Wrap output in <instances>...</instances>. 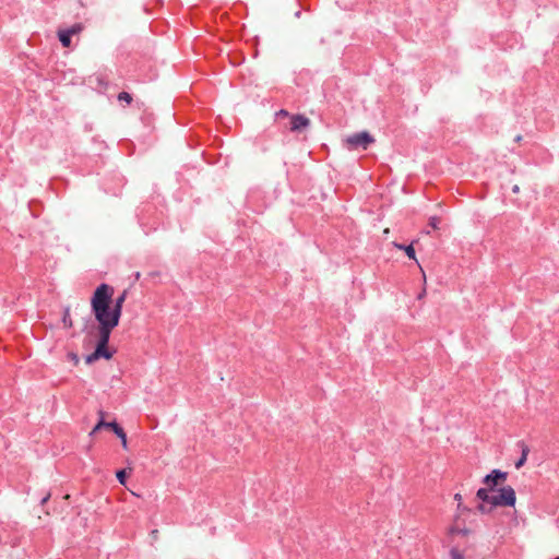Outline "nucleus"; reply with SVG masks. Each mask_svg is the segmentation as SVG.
<instances>
[{
  "label": "nucleus",
  "instance_id": "f257e3e1",
  "mask_svg": "<svg viewBox=\"0 0 559 559\" xmlns=\"http://www.w3.org/2000/svg\"><path fill=\"white\" fill-rule=\"evenodd\" d=\"M114 293V287L106 283L98 285L93 293L91 310L99 325H119L121 314L111 306Z\"/></svg>",
  "mask_w": 559,
  "mask_h": 559
},
{
  "label": "nucleus",
  "instance_id": "f03ea898",
  "mask_svg": "<svg viewBox=\"0 0 559 559\" xmlns=\"http://www.w3.org/2000/svg\"><path fill=\"white\" fill-rule=\"evenodd\" d=\"M515 502V490L508 485L499 488L498 493L492 496L491 507H514Z\"/></svg>",
  "mask_w": 559,
  "mask_h": 559
},
{
  "label": "nucleus",
  "instance_id": "7ed1b4c3",
  "mask_svg": "<svg viewBox=\"0 0 559 559\" xmlns=\"http://www.w3.org/2000/svg\"><path fill=\"white\" fill-rule=\"evenodd\" d=\"M100 419L96 424V426L92 430V435L99 430L100 428H108L121 440V445L123 449H128V440H127V433L124 432L123 428L116 421H105L103 417V412H100Z\"/></svg>",
  "mask_w": 559,
  "mask_h": 559
},
{
  "label": "nucleus",
  "instance_id": "20e7f679",
  "mask_svg": "<svg viewBox=\"0 0 559 559\" xmlns=\"http://www.w3.org/2000/svg\"><path fill=\"white\" fill-rule=\"evenodd\" d=\"M373 142L374 138L368 131L357 132L346 138V143L352 150H367Z\"/></svg>",
  "mask_w": 559,
  "mask_h": 559
},
{
  "label": "nucleus",
  "instance_id": "39448f33",
  "mask_svg": "<svg viewBox=\"0 0 559 559\" xmlns=\"http://www.w3.org/2000/svg\"><path fill=\"white\" fill-rule=\"evenodd\" d=\"M112 356L114 352L108 348V344L97 343L94 352L85 357V362L91 365L100 358L109 360Z\"/></svg>",
  "mask_w": 559,
  "mask_h": 559
},
{
  "label": "nucleus",
  "instance_id": "423d86ee",
  "mask_svg": "<svg viewBox=\"0 0 559 559\" xmlns=\"http://www.w3.org/2000/svg\"><path fill=\"white\" fill-rule=\"evenodd\" d=\"M508 477V473L507 472H503L499 468H495L492 469L489 474H487L484 478H483V483L491 490H496V487L504 481Z\"/></svg>",
  "mask_w": 559,
  "mask_h": 559
},
{
  "label": "nucleus",
  "instance_id": "0eeeda50",
  "mask_svg": "<svg viewBox=\"0 0 559 559\" xmlns=\"http://www.w3.org/2000/svg\"><path fill=\"white\" fill-rule=\"evenodd\" d=\"M310 126V119L306 117L305 115H293L290 117V131L293 132H300L301 130L306 129Z\"/></svg>",
  "mask_w": 559,
  "mask_h": 559
},
{
  "label": "nucleus",
  "instance_id": "6e6552de",
  "mask_svg": "<svg viewBox=\"0 0 559 559\" xmlns=\"http://www.w3.org/2000/svg\"><path fill=\"white\" fill-rule=\"evenodd\" d=\"M518 447L521 449V456L515 461L514 466L519 469L525 464L530 448L523 440L518 442Z\"/></svg>",
  "mask_w": 559,
  "mask_h": 559
},
{
  "label": "nucleus",
  "instance_id": "1a4fd4ad",
  "mask_svg": "<svg viewBox=\"0 0 559 559\" xmlns=\"http://www.w3.org/2000/svg\"><path fill=\"white\" fill-rule=\"evenodd\" d=\"M115 328L109 325H99L97 326L98 332V341L97 343L109 344L111 332Z\"/></svg>",
  "mask_w": 559,
  "mask_h": 559
},
{
  "label": "nucleus",
  "instance_id": "9d476101",
  "mask_svg": "<svg viewBox=\"0 0 559 559\" xmlns=\"http://www.w3.org/2000/svg\"><path fill=\"white\" fill-rule=\"evenodd\" d=\"M417 240H413L409 245H397V243H394L399 249H402L405 251L406 255L409 258V259H413L418 265H419V261L417 260L416 258V251H415V248H414V243H416Z\"/></svg>",
  "mask_w": 559,
  "mask_h": 559
},
{
  "label": "nucleus",
  "instance_id": "9b49d317",
  "mask_svg": "<svg viewBox=\"0 0 559 559\" xmlns=\"http://www.w3.org/2000/svg\"><path fill=\"white\" fill-rule=\"evenodd\" d=\"M492 490L487 486L485 488H479L476 492L477 499H479L484 503H489L491 506V499L493 495H490Z\"/></svg>",
  "mask_w": 559,
  "mask_h": 559
},
{
  "label": "nucleus",
  "instance_id": "f8f14e48",
  "mask_svg": "<svg viewBox=\"0 0 559 559\" xmlns=\"http://www.w3.org/2000/svg\"><path fill=\"white\" fill-rule=\"evenodd\" d=\"M58 38H59V41L61 43V45L63 47L68 48L71 46L72 32L66 31V29H60L58 32Z\"/></svg>",
  "mask_w": 559,
  "mask_h": 559
},
{
  "label": "nucleus",
  "instance_id": "ddd939ff",
  "mask_svg": "<svg viewBox=\"0 0 559 559\" xmlns=\"http://www.w3.org/2000/svg\"><path fill=\"white\" fill-rule=\"evenodd\" d=\"M127 296L128 292L123 290L115 300L112 299L111 306L114 307V309H117L120 314L122 313V307L123 302L127 299Z\"/></svg>",
  "mask_w": 559,
  "mask_h": 559
},
{
  "label": "nucleus",
  "instance_id": "4468645a",
  "mask_svg": "<svg viewBox=\"0 0 559 559\" xmlns=\"http://www.w3.org/2000/svg\"><path fill=\"white\" fill-rule=\"evenodd\" d=\"M441 223V217L432 214L428 216V226L431 228V230H438L439 225Z\"/></svg>",
  "mask_w": 559,
  "mask_h": 559
},
{
  "label": "nucleus",
  "instance_id": "2eb2a0df",
  "mask_svg": "<svg viewBox=\"0 0 559 559\" xmlns=\"http://www.w3.org/2000/svg\"><path fill=\"white\" fill-rule=\"evenodd\" d=\"M117 99L120 103H126V105H131L133 102L132 95L128 92H120L117 96Z\"/></svg>",
  "mask_w": 559,
  "mask_h": 559
},
{
  "label": "nucleus",
  "instance_id": "dca6fc26",
  "mask_svg": "<svg viewBox=\"0 0 559 559\" xmlns=\"http://www.w3.org/2000/svg\"><path fill=\"white\" fill-rule=\"evenodd\" d=\"M128 475H129V472H128V469H127V468H121V469H118V471L116 472V477H117L118 481H119L120 484H122V485H124V484H126V480H127Z\"/></svg>",
  "mask_w": 559,
  "mask_h": 559
},
{
  "label": "nucleus",
  "instance_id": "f3484780",
  "mask_svg": "<svg viewBox=\"0 0 559 559\" xmlns=\"http://www.w3.org/2000/svg\"><path fill=\"white\" fill-rule=\"evenodd\" d=\"M471 532H472L471 530L465 528V527L464 528H457V527L450 528V534L459 535V536H463V537L469 535Z\"/></svg>",
  "mask_w": 559,
  "mask_h": 559
},
{
  "label": "nucleus",
  "instance_id": "a211bd4d",
  "mask_svg": "<svg viewBox=\"0 0 559 559\" xmlns=\"http://www.w3.org/2000/svg\"><path fill=\"white\" fill-rule=\"evenodd\" d=\"M62 322H63L66 328H72V325H73L72 319L70 317V309L69 308L64 309L63 317H62Z\"/></svg>",
  "mask_w": 559,
  "mask_h": 559
},
{
  "label": "nucleus",
  "instance_id": "6ab92c4d",
  "mask_svg": "<svg viewBox=\"0 0 559 559\" xmlns=\"http://www.w3.org/2000/svg\"><path fill=\"white\" fill-rule=\"evenodd\" d=\"M450 556L452 559H464L463 552L457 546L450 549Z\"/></svg>",
  "mask_w": 559,
  "mask_h": 559
},
{
  "label": "nucleus",
  "instance_id": "aec40b11",
  "mask_svg": "<svg viewBox=\"0 0 559 559\" xmlns=\"http://www.w3.org/2000/svg\"><path fill=\"white\" fill-rule=\"evenodd\" d=\"M420 273H421V281H423V285H421V298L424 297V295L426 294V289L424 287L425 283H426V274H425V271L424 269L421 267L420 270Z\"/></svg>",
  "mask_w": 559,
  "mask_h": 559
},
{
  "label": "nucleus",
  "instance_id": "412c9836",
  "mask_svg": "<svg viewBox=\"0 0 559 559\" xmlns=\"http://www.w3.org/2000/svg\"><path fill=\"white\" fill-rule=\"evenodd\" d=\"M477 510L481 513H488L491 510V508H486L485 503L481 502L477 506Z\"/></svg>",
  "mask_w": 559,
  "mask_h": 559
},
{
  "label": "nucleus",
  "instance_id": "4be33fe9",
  "mask_svg": "<svg viewBox=\"0 0 559 559\" xmlns=\"http://www.w3.org/2000/svg\"><path fill=\"white\" fill-rule=\"evenodd\" d=\"M66 31H71L73 36L74 34H78L81 31V26L79 24H75L70 28H67Z\"/></svg>",
  "mask_w": 559,
  "mask_h": 559
},
{
  "label": "nucleus",
  "instance_id": "5701e85b",
  "mask_svg": "<svg viewBox=\"0 0 559 559\" xmlns=\"http://www.w3.org/2000/svg\"><path fill=\"white\" fill-rule=\"evenodd\" d=\"M51 495L50 492H47L39 501L40 506H44L49 499H50Z\"/></svg>",
  "mask_w": 559,
  "mask_h": 559
},
{
  "label": "nucleus",
  "instance_id": "b1692460",
  "mask_svg": "<svg viewBox=\"0 0 559 559\" xmlns=\"http://www.w3.org/2000/svg\"><path fill=\"white\" fill-rule=\"evenodd\" d=\"M454 500L457 501V507L460 508L461 503H462V495L461 493H455L454 495Z\"/></svg>",
  "mask_w": 559,
  "mask_h": 559
},
{
  "label": "nucleus",
  "instance_id": "393cba45",
  "mask_svg": "<svg viewBox=\"0 0 559 559\" xmlns=\"http://www.w3.org/2000/svg\"><path fill=\"white\" fill-rule=\"evenodd\" d=\"M288 115H289V114H288V111H287V110H285V109H281V110L277 112V116H285V117H286V116H288Z\"/></svg>",
  "mask_w": 559,
  "mask_h": 559
},
{
  "label": "nucleus",
  "instance_id": "a878e982",
  "mask_svg": "<svg viewBox=\"0 0 559 559\" xmlns=\"http://www.w3.org/2000/svg\"><path fill=\"white\" fill-rule=\"evenodd\" d=\"M519 191H520V187H519L518 185H514V186L512 187V192H513V193H519Z\"/></svg>",
  "mask_w": 559,
  "mask_h": 559
},
{
  "label": "nucleus",
  "instance_id": "bb28decb",
  "mask_svg": "<svg viewBox=\"0 0 559 559\" xmlns=\"http://www.w3.org/2000/svg\"><path fill=\"white\" fill-rule=\"evenodd\" d=\"M140 276H141L140 272H135V273H134V277H135V280H139V278H140Z\"/></svg>",
  "mask_w": 559,
  "mask_h": 559
},
{
  "label": "nucleus",
  "instance_id": "cd10ccee",
  "mask_svg": "<svg viewBox=\"0 0 559 559\" xmlns=\"http://www.w3.org/2000/svg\"><path fill=\"white\" fill-rule=\"evenodd\" d=\"M521 140H522V135H518V136L515 138V141H516V142H520Z\"/></svg>",
  "mask_w": 559,
  "mask_h": 559
},
{
  "label": "nucleus",
  "instance_id": "c85d7f7f",
  "mask_svg": "<svg viewBox=\"0 0 559 559\" xmlns=\"http://www.w3.org/2000/svg\"><path fill=\"white\" fill-rule=\"evenodd\" d=\"M424 233L429 235V234L431 233V230H430V229H428V230H421V234H424Z\"/></svg>",
  "mask_w": 559,
  "mask_h": 559
},
{
  "label": "nucleus",
  "instance_id": "c756f323",
  "mask_svg": "<svg viewBox=\"0 0 559 559\" xmlns=\"http://www.w3.org/2000/svg\"><path fill=\"white\" fill-rule=\"evenodd\" d=\"M152 533H153V536H156L157 530H154Z\"/></svg>",
  "mask_w": 559,
  "mask_h": 559
},
{
  "label": "nucleus",
  "instance_id": "7c9ffc66",
  "mask_svg": "<svg viewBox=\"0 0 559 559\" xmlns=\"http://www.w3.org/2000/svg\"><path fill=\"white\" fill-rule=\"evenodd\" d=\"M152 533H153V536H156L157 530H154Z\"/></svg>",
  "mask_w": 559,
  "mask_h": 559
}]
</instances>
